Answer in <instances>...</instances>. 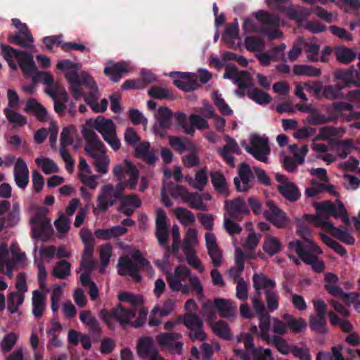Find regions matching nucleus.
<instances>
[{"instance_id":"38","label":"nucleus","mask_w":360,"mask_h":360,"mask_svg":"<svg viewBox=\"0 0 360 360\" xmlns=\"http://www.w3.org/2000/svg\"><path fill=\"white\" fill-rule=\"evenodd\" d=\"M210 177L214 190L223 196L226 197L229 194L228 185L224 175L219 172H212Z\"/></svg>"},{"instance_id":"47","label":"nucleus","mask_w":360,"mask_h":360,"mask_svg":"<svg viewBox=\"0 0 360 360\" xmlns=\"http://www.w3.org/2000/svg\"><path fill=\"white\" fill-rule=\"evenodd\" d=\"M19 335L14 332H10L4 335L0 342V351L2 354L10 352L17 344Z\"/></svg>"},{"instance_id":"16","label":"nucleus","mask_w":360,"mask_h":360,"mask_svg":"<svg viewBox=\"0 0 360 360\" xmlns=\"http://www.w3.org/2000/svg\"><path fill=\"white\" fill-rule=\"evenodd\" d=\"M276 179L279 182L277 188L279 193L288 200L295 202L301 196L297 186L285 176L276 174Z\"/></svg>"},{"instance_id":"3","label":"nucleus","mask_w":360,"mask_h":360,"mask_svg":"<svg viewBox=\"0 0 360 360\" xmlns=\"http://www.w3.org/2000/svg\"><path fill=\"white\" fill-rule=\"evenodd\" d=\"M84 136L86 140L84 146L86 154L93 159V165L98 172L106 174L108 171L110 158L106 155L105 145L92 130H86L84 132Z\"/></svg>"},{"instance_id":"2","label":"nucleus","mask_w":360,"mask_h":360,"mask_svg":"<svg viewBox=\"0 0 360 360\" xmlns=\"http://www.w3.org/2000/svg\"><path fill=\"white\" fill-rule=\"evenodd\" d=\"M313 206L317 213L316 214H305L302 219H304L305 223H311L315 226L325 231L327 229L333 228V224L328 220L330 216L348 219L347 211L340 200H336L335 202L330 200L314 202Z\"/></svg>"},{"instance_id":"34","label":"nucleus","mask_w":360,"mask_h":360,"mask_svg":"<svg viewBox=\"0 0 360 360\" xmlns=\"http://www.w3.org/2000/svg\"><path fill=\"white\" fill-rule=\"evenodd\" d=\"M32 314L36 318L42 316L46 309V296L39 290L32 292Z\"/></svg>"},{"instance_id":"7","label":"nucleus","mask_w":360,"mask_h":360,"mask_svg":"<svg viewBox=\"0 0 360 360\" xmlns=\"http://www.w3.org/2000/svg\"><path fill=\"white\" fill-rule=\"evenodd\" d=\"M38 78L41 82L46 85L45 92L54 101L56 111L61 114L65 109V103L68 101L67 92L58 81H54L53 75L46 72L38 74Z\"/></svg>"},{"instance_id":"52","label":"nucleus","mask_w":360,"mask_h":360,"mask_svg":"<svg viewBox=\"0 0 360 360\" xmlns=\"http://www.w3.org/2000/svg\"><path fill=\"white\" fill-rule=\"evenodd\" d=\"M253 286L256 290L259 292L260 290H274L275 282L266 277L264 274H255L253 276Z\"/></svg>"},{"instance_id":"1","label":"nucleus","mask_w":360,"mask_h":360,"mask_svg":"<svg viewBox=\"0 0 360 360\" xmlns=\"http://www.w3.org/2000/svg\"><path fill=\"white\" fill-rule=\"evenodd\" d=\"M56 67L64 72V76L70 84V90L76 99L80 98L83 91L81 86L92 90L90 94L85 98L86 103L95 112H103L107 110L108 102L105 98L101 100L98 104L96 101L99 94L97 86L92 77L84 71L78 72L81 69V64L75 63L70 60H58Z\"/></svg>"},{"instance_id":"26","label":"nucleus","mask_w":360,"mask_h":360,"mask_svg":"<svg viewBox=\"0 0 360 360\" xmlns=\"http://www.w3.org/2000/svg\"><path fill=\"white\" fill-rule=\"evenodd\" d=\"M212 196L208 193H199L197 192L189 193L184 196V202L190 207L201 211H206L207 206L206 201H210Z\"/></svg>"},{"instance_id":"53","label":"nucleus","mask_w":360,"mask_h":360,"mask_svg":"<svg viewBox=\"0 0 360 360\" xmlns=\"http://www.w3.org/2000/svg\"><path fill=\"white\" fill-rule=\"evenodd\" d=\"M26 110L34 113L41 121L46 120L48 117V113L45 108L34 99L27 101Z\"/></svg>"},{"instance_id":"64","label":"nucleus","mask_w":360,"mask_h":360,"mask_svg":"<svg viewBox=\"0 0 360 360\" xmlns=\"http://www.w3.org/2000/svg\"><path fill=\"white\" fill-rule=\"evenodd\" d=\"M5 114L8 121L15 127H22L27 123L26 117L13 110L6 108Z\"/></svg>"},{"instance_id":"12","label":"nucleus","mask_w":360,"mask_h":360,"mask_svg":"<svg viewBox=\"0 0 360 360\" xmlns=\"http://www.w3.org/2000/svg\"><path fill=\"white\" fill-rule=\"evenodd\" d=\"M112 172L114 176L120 182H122L124 179V174H127L129 179L124 184V188L127 187L131 190H134L136 188L139 179V172L135 165L129 160H125L123 163L116 165L113 168Z\"/></svg>"},{"instance_id":"29","label":"nucleus","mask_w":360,"mask_h":360,"mask_svg":"<svg viewBox=\"0 0 360 360\" xmlns=\"http://www.w3.org/2000/svg\"><path fill=\"white\" fill-rule=\"evenodd\" d=\"M129 71V65L125 62L113 63L109 61L106 63L104 74L108 76L110 80L118 82L124 72Z\"/></svg>"},{"instance_id":"58","label":"nucleus","mask_w":360,"mask_h":360,"mask_svg":"<svg viewBox=\"0 0 360 360\" xmlns=\"http://www.w3.org/2000/svg\"><path fill=\"white\" fill-rule=\"evenodd\" d=\"M212 332L223 339H229L231 336L230 328L227 323L224 321H219L215 323H210Z\"/></svg>"},{"instance_id":"27","label":"nucleus","mask_w":360,"mask_h":360,"mask_svg":"<svg viewBox=\"0 0 360 360\" xmlns=\"http://www.w3.org/2000/svg\"><path fill=\"white\" fill-rule=\"evenodd\" d=\"M14 180L16 185L20 188L27 187L29 183V169L21 158L17 159L13 169Z\"/></svg>"},{"instance_id":"55","label":"nucleus","mask_w":360,"mask_h":360,"mask_svg":"<svg viewBox=\"0 0 360 360\" xmlns=\"http://www.w3.org/2000/svg\"><path fill=\"white\" fill-rule=\"evenodd\" d=\"M245 255L239 248L235 250V264L234 266L229 269L231 276L236 278L244 269Z\"/></svg>"},{"instance_id":"40","label":"nucleus","mask_w":360,"mask_h":360,"mask_svg":"<svg viewBox=\"0 0 360 360\" xmlns=\"http://www.w3.org/2000/svg\"><path fill=\"white\" fill-rule=\"evenodd\" d=\"M198 232L196 229L188 228L183 239V251L195 250L198 245Z\"/></svg>"},{"instance_id":"8","label":"nucleus","mask_w":360,"mask_h":360,"mask_svg":"<svg viewBox=\"0 0 360 360\" xmlns=\"http://www.w3.org/2000/svg\"><path fill=\"white\" fill-rule=\"evenodd\" d=\"M124 190V186L123 182H120L115 186L111 184L103 186L98 194L97 207L93 208L94 213L97 214L100 211L105 212L117 200L122 198Z\"/></svg>"},{"instance_id":"45","label":"nucleus","mask_w":360,"mask_h":360,"mask_svg":"<svg viewBox=\"0 0 360 360\" xmlns=\"http://www.w3.org/2000/svg\"><path fill=\"white\" fill-rule=\"evenodd\" d=\"M79 319L91 332L94 333H100V325L90 311H82L79 313Z\"/></svg>"},{"instance_id":"54","label":"nucleus","mask_w":360,"mask_h":360,"mask_svg":"<svg viewBox=\"0 0 360 360\" xmlns=\"http://www.w3.org/2000/svg\"><path fill=\"white\" fill-rule=\"evenodd\" d=\"M326 231L330 232V233L338 238V240H341L342 242L346 243V244H353L354 243V237L350 234V233L344 227H338L335 228L333 225V228L327 229H326Z\"/></svg>"},{"instance_id":"46","label":"nucleus","mask_w":360,"mask_h":360,"mask_svg":"<svg viewBox=\"0 0 360 360\" xmlns=\"http://www.w3.org/2000/svg\"><path fill=\"white\" fill-rule=\"evenodd\" d=\"M18 62L25 75H32L35 72L36 65L31 55L22 52Z\"/></svg>"},{"instance_id":"32","label":"nucleus","mask_w":360,"mask_h":360,"mask_svg":"<svg viewBox=\"0 0 360 360\" xmlns=\"http://www.w3.org/2000/svg\"><path fill=\"white\" fill-rule=\"evenodd\" d=\"M141 205V200L136 194L125 196L121 202L120 210L127 216L132 214L136 208Z\"/></svg>"},{"instance_id":"59","label":"nucleus","mask_w":360,"mask_h":360,"mask_svg":"<svg viewBox=\"0 0 360 360\" xmlns=\"http://www.w3.org/2000/svg\"><path fill=\"white\" fill-rule=\"evenodd\" d=\"M244 42L245 48L252 52L262 51L265 49L264 39L259 37L248 36Z\"/></svg>"},{"instance_id":"24","label":"nucleus","mask_w":360,"mask_h":360,"mask_svg":"<svg viewBox=\"0 0 360 360\" xmlns=\"http://www.w3.org/2000/svg\"><path fill=\"white\" fill-rule=\"evenodd\" d=\"M224 207L228 215L237 220H241L244 215L249 213L244 200L240 198L233 200H226Z\"/></svg>"},{"instance_id":"44","label":"nucleus","mask_w":360,"mask_h":360,"mask_svg":"<svg viewBox=\"0 0 360 360\" xmlns=\"http://www.w3.org/2000/svg\"><path fill=\"white\" fill-rule=\"evenodd\" d=\"M169 143L170 146L179 153H182L186 150L195 149V145L185 138L169 136Z\"/></svg>"},{"instance_id":"56","label":"nucleus","mask_w":360,"mask_h":360,"mask_svg":"<svg viewBox=\"0 0 360 360\" xmlns=\"http://www.w3.org/2000/svg\"><path fill=\"white\" fill-rule=\"evenodd\" d=\"M293 72L298 76L316 77L321 75V70L308 65H295L293 67Z\"/></svg>"},{"instance_id":"21","label":"nucleus","mask_w":360,"mask_h":360,"mask_svg":"<svg viewBox=\"0 0 360 360\" xmlns=\"http://www.w3.org/2000/svg\"><path fill=\"white\" fill-rule=\"evenodd\" d=\"M177 75L178 77L174 80V84L179 89L185 91L195 90L198 86L197 77L194 74L189 72H172L169 73L170 77Z\"/></svg>"},{"instance_id":"60","label":"nucleus","mask_w":360,"mask_h":360,"mask_svg":"<svg viewBox=\"0 0 360 360\" xmlns=\"http://www.w3.org/2000/svg\"><path fill=\"white\" fill-rule=\"evenodd\" d=\"M2 52L4 58L6 60L8 65L14 70L17 69V65L14 61V59L17 60L20 57L22 51H18L10 46H4L2 47Z\"/></svg>"},{"instance_id":"51","label":"nucleus","mask_w":360,"mask_h":360,"mask_svg":"<svg viewBox=\"0 0 360 360\" xmlns=\"http://www.w3.org/2000/svg\"><path fill=\"white\" fill-rule=\"evenodd\" d=\"M71 264L65 260H60L53 267L51 274L60 279H65L70 275Z\"/></svg>"},{"instance_id":"49","label":"nucleus","mask_w":360,"mask_h":360,"mask_svg":"<svg viewBox=\"0 0 360 360\" xmlns=\"http://www.w3.org/2000/svg\"><path fill=\"white\" fill-rule=\"evenodd\" d=\"M32 230L34 237H39L42 231L49 226V220L44 214H37L32 220Z\"/></svg>"},{"instance_id":"42","label":"nucleus","mask_w":360,"mask_h":360,"mask_svg":"<svg viewBox=\"0 0 360 360\" xmlns=\"http://www.w3.org/2000/svg\"><path fill=\"white\" fill-rule=\"evenodd\" d=\"M35 163L45 174H51L59 172L58 165L51 158L41 156L35 160Z\"/></svg>"},{"instance_id":"9","label":"nucleus","mask_w":360,"mask_h":360,"mask_svg":"<svg viewBox=\"0 0 360 360\" xmlns=\"http://www.w3.org/2000/svg\"><path fill=\"white\" fill-rule=\"evenodd\" d=\"M158 125L154 127L155 134L162 136L160 129H167L172 124V118L175 117L179 125H181L187 134H193V129L185 125L186 115L180 112L173 114L172 110L166 106H160L155 113Z\"/></svg>"},{"instance_id":"28","label":"nucleus","mask_w":360,"mask_h":360,"mask_svg":"<svg viewBox=\"0 0 360 360\" xmlns=\"http://www.w3.org/2000/svg\"><path fill=\"white\" fill-rule=\"evenodd\" d=\"M96 264L94 258L82 257L77 273L80 274L79 281L84 286L91 285V283H94L91 280V275Z\"/></svg>"},{"instance_id":"62","label":"nucleus","mask_w":360,"mask_h":360,"mask_svg":"<svg viewBox=\"0 0 360 360\" xmlns=\"http://www.w3.org/2000/svg\"><path fill=\"white\" fill-rule=\"evenodd\" d=\"M12 24L18 30V32H22L27 37V41L21 43L22 47H31L33 43V38L28 31L26 24L21 22L18 18L12 19Z\"/></svg>"},{"instance_id":"23","label":"nucleus","mask_w":360,"mask_h":360,"mask_svg":"<svg viewBox=\"0 0 360 360\" xmlns=\"http://www.w3.org/2000/svg\"><path fill=\"white\" fill-rule=\"evenodd\" d=\"M224 77L233 80L240 89L248 88L251 83L249 73L245 71L239 72L235 65L226 68Z\"/></svg>"},{"instance_id":"30","label":"nucleus","mask_w":360,"mask_h":360,"mask_svg":"<svg viewBox=\"0 0 360 360\" xmlns=\"http://www.w3.org/2000/svg\"><path fill=\"white\" fill-rule=\"evenodd\" d=\"M135 155L148 165H153L157 160L154 149L146 141L141 142L136 147Z\"/></svg>"},{"instance_id":"20","label":"nucleus","mask_w":360,"mask_h":360,"mask_svg":"<svg viewBox=\"0 0 360 360\" xmlns=\"http://www.w3.org/2000/svg\"><path fill=\"white\" fill-rule=\"evenodd\" d=\"M253 180V172L250 167L248 164L242 163L238 167V176L234 179V183L238 191H247L251 187Z\"/></svg>"},{"instance_id":"33","label":"nucleus","mask_w":360,"mask_h":360,"mask_svg":"<svg viewBox=\"0 0 360 360\" xmlns=\"http://www.w3.org/2000/svg\"><path fill=\"white\" fill-rule=\"evenodd\" d=\"M262 249L266 253L272 256L281 251L283 245L278 238L268 234L264 238Z\"/></svg>"},{"instance_id":"35","label":"nucleus","mask_w":360,"mask_h":360,"mask_svg":"<svg viewBox=\"0 0 360 360\" xmlns=\"http://www.w3.org/2000/svg\"><path fill=\"white\" fill-rule=\"evenodd\" d=\"M135 309H124L122 306L118 305L112 309V316L120 324L129 323L136 316Z\"/></svg>"},{"instance_id":"15","label":"nucleus","mask_w":360,"mask_h":360,"mask_svg":"<svg viewBox=\"0 0 360 360\" xmlns=\"http://www.w3.org/2000/svg\"><path fill=\"white\" fill-rule=\"evenodd\" d=\"M181 321L190 330L191 339L203 340L206 338L202 321L197 314H186L181 318Z\"/></svg>"},{"instance_id":"22","label":"nucleus","mask_w":360,"mask_h":360,"mask_svg":"<svg viewBox=\"0 0 360 360\" xmlns=\"http://www.w3.org/2000/svg\"><path fill=\"white\" fill-rule=\"evenodd\" d=\"M205 245L207 253L214 266H219L222 264V252L217 243L215 235L212 232H206L205 234Z\"/></svg>"},{"instance_id":"39","label":"nucleus","mask_w":360,"mask_h":360,"mask_svg":"<svg viewBox=\"0 0 360 360\" xmlns=\"http://www.w3.org/2000/svg\"><path fill=\"white\" fill-rule=\"evenodd\" d=\"M173 213L179 223L184 226H189L195 222V217L190 210L179 207L173 210Z\"/></svg>"},{"instance_id":"13","label":"nucleus","mask_w":360,"mask_h":360,"mask_svg":"<svg viewBox=\"0 0 360 360\" xmlns=\"http://www.w3.org/2000/svg\"><path fill=\"white\" fill-rule=\"evenodd\" d=\"M191 273V270L187 266L184 265L177 266L173 273L167 274L169 287L173 291L181 292L185 295L188 294L190 292L188 285H184L182 282L188 279Z\"/></svg>"},{"instance_id":"19","label":"nucleus","mask_w":360,"mask_h":360,"mask_svg":"<svg viewBox=\"0 0 360 360\" xmlns=\"http://www.w3.org/2000/svg\"><path fill=\"white\" fill-rule=\"evenodd\" d=\"M166 214L160 208L157 209L155 219V235L160 245L169 250L168 229L166 223Z\"/></svg>"},{"instance_id":"17","label":"nucleus","mask_w":360,"mask_h":360,"mask_svg":"<svg viewBox=\"0 0 360 360\" xmlns=\"http://www.w3.org/2000/svg\"><path fill=\"white\" fill-rule=\"evenodd\" d=\"M137 354L139 357L148 360H159V355L154 340L150 337H141L137 343Z\"/></svg>"},{"instance_id":"43","label":"nucleus","mask_w":360,"mask_h":360,"mask_svg":"<svg viewBox=\"0 0 360 360\" xmlns=\"http://www.w3.org/2000/svg\"><path fill=\"white\" fill-rule=\"evenodd\" d=\"M80 236L82 242L84 244V248L82 255V257L94 258L93 252L94 244L93 243L91 233L88 229H82L80 231Z\"/></svg>"},{"instance_id":"41","label":"nucleus","mask_w":360,"mask_h":360,"mask_svg":"<svg viewBox=\"0 0 360 360\" xmlns=\"http://www.w3.org/2000/svg\"><path fill=\"white\" fill-rule=\"evenodd\" d=\"M25 295L22 292H12L8 295V311L11 314L20 315L19 307L22 304Z\"/></svg>"},{"instance_id":"14","label":"nucleus","mask_w":360,"mask_h":360,"mask_svg":"<svg viewBox=\"0 0 360 360\" xmlns=\"http://www.w3.org/2000/svg\"><path fill=\"white\" fill-rule=\"evenodd\" d=\"M212 307H214L218 311L220 316L223 318L233 317L237 314L236 305L229 300L217 298L214 299L213 303H204L202 305V316L206 317L212 314Z\"/></svg>"},{"instance_id":"48","label":"nucleus","mask_w":360,"mask_h":360,"mask_svg":"<svg viewBox=\"0 0 360 360\" xmlns=\"http://www.w3.org/2000/svg\"><path fill=\"white\" fill-rule=\"evenodd\" d=\"M300 44H302L303 50L307 53V58L309 61H319V46L314 42H307L300 39Z\"/></svg>"},{"instance_id":"37","label":"nucleus","mask_w":360,"mask_h":360,"mask_svg":"<svg viewBox=\"0 0 360 360\" xmlns=\"http://www.w3.org/2000/svg\"><path fill=\"white\" fill-rule=\"evenodd\" d=\"M186 181L193 188L202 191L207 184V171L205 168L196 172L194 178L186 177Z\"/></svg>"},{"instance_id":"36","label":"nucleus","mask_w":360,"mask_h":360,"mask_svg":"<svg viewBox=\"0 0 360 360\" xmlns=\"http://www.w3.org/2000/svg\"><path fill=\"white\" fill-rule=\"evenodd\" d=\"M283 319L287 322L288 331L300 333L307 328V322L303 318H296L292 314H285Z\"/></svg>"},{"instance_id":"50","label":"nucleus","mask_w":360,"mask_h":360,"mask_svg":"<svg viewBox=\"0 0 360 360\" xmlns=\"http://www.w3.org/2000/svg\"><path fill=\"white\" fill-rule=\"evenodd\" d=\"M345 130L343 128H335L332 126H326L320 128L319 134L314 137V141H324L331 137L344 134Z\"/></svg>"},{"instance_id":"31","label":"nucleus","mask_w":360,"mask_h":360,"mask_svg":"<svg viewBox=\"0 0 360 360\" xmlns=\"http://www.w3.org/2000/svg\"><path fill=\"white\" fill-rule=\"evenodd\" d=\"M263 337L267 344L274 345L281 354L288 355L292 352L294 345L289 344L283 338L278 335L271 337L269 334H264Z\"/></svg>"},{"instance_id":"57","label":"nucleus","mask_w":360,"mask_h":360,"mask_svg":"<svg viewBox=\"0 0 360 360\" xmlns=\"http://www.w3.org/2000/svg\"><path fill=\"white\" fill-rule=\"evenodd\" d=\"M309 325L311 328L318 333L323 334L328 332L326 316L311 315Z\"/></svg>"},{"instance_id":"25","label":"nucleus","mask_w":360,"mask_h":360,"mask_svg":"<svg viewBox=\"0 0 360 360\" xmlns=\"http://www.w3.org/2000/svg\"><path fill=\"white\" fill-rule=\"evenodd\" d=\"M226 144L217 149V152L220 154L222 158L229 164L231 167L235 166L234 158L232 157L231 153H240L239 146L236 141L226 135L224 137Z\"/></svg>"},{"instance_id":"4","label":"nucleus","mask_w":360,"mask_h":360,"mask_svg":"<svg viewBox=\"0 0 360 360\" xmlns=\"http://www.w3.org/2000/svg\"><path fill=\"white\" fill-rule=\"evenodd\" d=\"M288 245L304 263L311 265L315 271L321 272L324 269L323 262L317 258V255H321L322 251L314 241L309 239L304 243L292 241Z\"/></svg>"},{"instance_id":"63","label":"nucleus","mask_w":360,"mask_h":360,"mask_svg":"<svg viewBox=\"0 0 360 360\" xmlns=\"http://www.w3.org/2000/svg\"><path fill=\"white\" fill-rule=\"evenodd\" d=\"M248 96L259 105H266L271 101V97L267 93L257 89H252L248 92Z\"/></svg>"},{"instance_id":"6","label":"nucleus","mask_w":360,"mask_h":360,"mask_svg":"<svg viewBox=\"0 0 360 360\" xmlns=\"http://www.w3.org/2000/svg\"><path fill=\"white\" fill-rule=\"evenodd\" d=\"M27 263V255L16 243H13L8 250L5 243L0 245V271L9 277L13 276V269L16 264L22 266Z\"/></svg>"},{"instance_id":"18","label":"nucleus","mask_w":360,"mask_h":360,"mask_svg":"<svg viewBox=\"0 0 360 360\" xmlns=\"http://www.w3.org/2000/svg\"><path fill=\"white\" fill-rule=\"evenodd\" d=\"M266 207L267 210L264 212V216L268 221L278 228H284L288 224L289 219L285 213L273 202L268 201Z\"/></svg>"},{"instance_id":"5","label":"nucleus","mask_w":360,"mask_h":360,"mask_svg":"<svg viewBox=\"0 0 360 360\" xmlns=\"http://www.w3.org/2000/svg\"><path fill=\"white\" fill-rule=\"evenodd\" d=\"M141 268L149 270L151 266L139 250H135L131 256L120 257L117 264L120 275L129 276L137 282L141 278L139 274Z\"/></svg>"},{"instance_id":"61","label":"nucleus","mask_w":360,"mask_h":360,"mask_svg":"<svg viewBox=\"0 0 360 360\" xmlns=\"http://www.w3.org/2000/svg\"><path fill=\"white\" fill-rule=\"evenodd\" d=\"M335 54L337 60L343 63L351 62L356 56V52L345 46L338 47L335 51Z\"/></svg>"},{"instance_id":"11","label":"nucleus","mask_w":360,"mask_h":360,"mask_svg":"<svg viewBox=\"0 0 360 360\" xmlns=\"http://www.w3.org/2000/svg\"><path fill=\"white\" fill-rule=\"evenodd\" d=\"M245 150L252 155L255 159L264 162H268V155L270 153V147L268 139L264 136L252 134L250 136V145L243 144Z\"/></svg>"},{"instance_id":"10","label":"nucleus","mask_w":360,"mask_h":360,"mask_svg":"<svg viewBox=\"0 0 360 360\" xmlns=\"http://www.w3.org/2000/svg\"><path fill=\"white\" fill-rule=\"evenodd\" d=\"M87 122L93 123V127L101 134L105 141L114 150L120 149L121 144L117 136L116 126L111 120L99 115L95 120H89Z\"/></svg>"}]
</instances>
